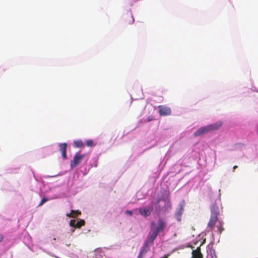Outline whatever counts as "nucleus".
I'll list each match as a JSON object with an SVG mask.
<instances>
[{
	"label": "nucleus",
	"mask_w": 258,
	"mask_h": 258,
	"mask_svg": "<svg viewBox=\"0 0 258 258\" xmlns=\"http://www.w3.org/2000/svg\"><path fill=\"white\" fill-rule=\"evenodd\" d=\"M222 125V122L221 121H218L214 124L201 127L195 132L194 136L196 137L200 136L209 132L218 130Z\"/></svg>",
	"instance_id": "obj_1"
},
{
	"label": "nucleus",
	"mask_w": 258,
	"mask_h": 258,
	"mask_svg": "<svg viewBox=\"0 0 258 258\" xmlns=\"http://www.w3.org/2000/svg\"><path fill=\"white\" fill-rule=\"evenodd\" d=\"M218 222V224L216 226L217 231L219 234H221L224 230L223 225L224 222L222 221H218V218L214 215L210 216V220L208 223V228L212 230L214 227L216 222Z\"/></svg>",
	"instance_id": "obj_2"
},
{
	"label": "nucleus",
	"mask_w": 258,
	"mask_h": 258,
	"mask_svg": "<svg viewBox=\"0 0 258 258\" xmlns=\"http://www.w3.org/2000/svg\"><path fill=\"white\" fill-rule=\"evenodd\" d=\"M154 225L155 222L154 221L151 222V228L155 231H156L158 233H159L162 232L166 228V222L163 219L160 218L158 221L157 226L156 227H154Z\"/></svg>",
	"instance_id": "obj_3"
},
{
	"label": "nucleus",
	"mask_w": 258,
	"mask_h": 258,
	"mask_svg": "<svg viewBox=\"0 0 258 258\" xmlns=\"http://www.w3.org/2000/svg\"><path fill=\"white\" fill-rule=\"evenodd\" d=\"M85 156V154L80 155L79 153H77L74 157L73 160L71 162L70 166L71 169H73L80 164Z\"/></svg>",
	"instance_id": "obj_4"
},
{
	"label": "nucleus",
	"mask_w": 258,
	"mask_h": 258,
	"mask_svg": "<svg viewBox=\"0 0 258 258\" xmlns=\"http://www.w3.org/2000/svg\"><path fill=\"white\" fill-rule=\"evenodd\" d=\"M158 234L159 233L151 228V230L148 235L147 239L145 241V243H147L150 245H152Z\"/></svg>",
	"instance_id": "obj_5"
},
{
	"label": "nucleus",
	"mask_w": 258,
	"mask_h": 258,
	"mask_svg": "<svg viewBox=\"0 0 258 258\" xmlns=\"http://www.w3.org/2000/svg\"><path fill=\"white\" fill-rule=\"evenodd\" d=\"M153 210L152 207L147 206L143 208H140L139 209L140 214L145 217L149 216Z\"/></svg>",
	"instance_id": "obj_6"
},
{
	"label": "nucleus",
	"mask_w": 258,
	"mask_h": 258,
	"mask_svg": "<svg viewBox=\"0 0 258 258\" xmlns=\"http://www.w3.org/2000/svg\"><path fill=\"white\" fill-rule=\"evenodd\" d=\"M158 108L159 114L161 116L169 115L171 113V110L168 107L160 105Z\"/></svg>",
	"instance_id": "obj_7"
},
{
	"label": "nucleus",
	"mask_w": 258,
	"mask_h": 258,
	"mask_svg": "<svg viewBox=\"0 0 258 258\" xmlns=\"http://www.w3.org/2000/svg\"><path fill=\"white\" fill-rule=\"evenodd\" d=\"M150 246L147 243L144 242L143 246L140 250L138 258H143L147 252L149 251Z\"/></svg>",
	"instance_id": "obj_8"
},
{
	"label": "nucleus",
	"mask_w": 258,
	"mask_h": 258,
	"mask_svg": "<svg viewBox=\"0 0 258 258\" xmlns=\"http://www.w3.org/2000/svg\"><path fill=\"white\" fill-rule=\"evenodd\" d=\"M201 245L198 247L196 249L192 250L191 258H203V256L201 251Z\"/></svg>",
	"instance_id": "obj_9"
},
{
	"label": "nucleus",
	"mask_w": 258,
	"mask_h": 258,
	"mask_svg": "<svg viewBox=\"0 0 258 258\" xmlns=\"http://www.w3.org/2000/svg\"><path fill=\"white\" fill-rule=\"evenodd\" d=\"M211 216L215 215L217 217L220 214V210L218 205L216 203L214 204L211 207Z\"/></svg>",
	"instance_id": "obj_10"
},
{
	"label": "nucleus",
	"mask_w": 258,
	"mask_h": 258,
	"mask_svg": "<svg viewBox=\"0 0 258 258\" xmlns=\"http://www.w3.org/2000/svg\"><path fill=\"white\" fill-rule=\"evenodd\" d=\"M67 143H60L59 144V150L61 152L62 156L64 159H66L67 158Z\"/></svg>",
	"instance_id": "obj_11"
},
{
	"label": "nucleus",
	"mask_w": 258,
	"mask_h": 258,
	"mask_svg": "<svg viewBox=\"0 0 258 258\" xmlns=\"http://www.w3.org/2000/svg\"><path fill=\"white\" fill-rule=\"evenodd\" d=\"M81 214V213L79 210H72L70 213H68L67 216L69 217H75L78 215Z\"/></svg>",
	"instance_id": "obj_12"
},
{
	"label": "nucleus",
	"mask_w": 258,
	"mask_h": 258,
	"mask_svg": "<svg viewBox=\"0 0 258 258\" xmlns=\"http://www.w3.org/2000/svg\"><path fill=\"white\" fill-rule=\"evenodd\" d=\"M182 213H183V208H180L179 209L178 211L177 212H176L175 214V217L176 219L178 221H180V220H181V217L182 214Z\"/></svg>",
	"instance_id": "obj_13"
},
{
	"label": "nucleus",
	"mask_w": 258,
	"mask_h": 258,
	"mask_svg": "<svg viewBox=\"0 0 258 258\" xmlns=\"http://www.w3.org/2000/svg\"><path fill=\"white\" fill-rule=\"evenodd\" d=\"M74 144L76 148H81L83 147L84 146L83 141L81 140H75Z\"/></svg>",
	"instance_id": "obj_14"
},
{
	"label": "nucleus",
	"mask_w": 258,
	"mask_h": 258,
	"mask_svg": "<svg viewBox=\"0 0 258 258\" xmlns=\"http://www.w3.org/2000/svg\"><path fill=\"white\" fill-rule=\"evenodd\" d=\"M85 225V221L83 220H80L78 221H77L76 223L75 227L79 228L81 226Z\"/></svg>",
	"instance_id": "obj_15"
},
{
	"label": "nucleus",
	"mask_w": 258,
	"mask_h": 258,
	"mask_svg": "<svg viewBox=\"0 0 258 258\" xmlns=\"http://www.w3.org/2000/svg\"><path fill=\"white\" fill-rule=\"evenodd\" d=\"M86 144L88 147H93L94 146L93 141L92 140H88L86 141Z\"/></svg>",
	"instance_id": "obj_16"
},
{
	"label": "nucleus",
	"mask_w": 258,
	"mask_h": 258,
	"mask_svg": "<svg viewBox=\"0 0 258 258\" xmlns=\"http://www.w3.org/2000/svg\"><path fill=\"white\" fill-rule=\"evenodd\" d=\"M210 255L212 258H217L216 252L214 249L210 250Z\"/></svg>",
	"instance_id": "obj_17"
},
{
	"label": "nucleus",
	"mask_w": 258,
	"mask_h": 258,
	"mask_svg": "<svg viewBox=\"0 0 258 258\" xmlns=\"http://www.w3.org/2000/svg\"><path fill=\"white\" fill-rule=\"evenodd\" d=\"M48 201V199L47 198H43L40 203H39V204L38 205V206H42L44 203H45L46 202H47Z\"/></svg>",
	"instance_id": "obj_18"
},
{
	"label": "nucleus",
	"mask_w": 258,
	"mask_h": 258,
	"mask_svg": "<svg viewBox=\"0 0 258 258\" xmlns=\"http://www.w3.org/2000/svg\"><path fill=\"white\" fill-rule=\"evenodd\" d=\"M76 223V221L75 220H71L70 221V224L72 227H75Z\"/></svg>",
	"instance_id": "obj_19"
},
{
	"label": "nucleus",
	"mask_w": 258,
	"mask_h": 258,
	"mask_svg": "<svg viewBox=\"0 0 258 258\" xmlns=\"http://www.w3.org/2000/svg\"><path fill=\"white\" fill-rule=\"evenodd\" d=\"M125 213H126L127 214L129 215L130 216H131L133 214L132 211H128V210L126 211H125Z\"/></svg>",
	"instance_id": "obj_20"
},
{
	"label": "nucleus",
	"mask_w": 258,
	"mask_h": 258,
	"mask_svg": "<svg viewBox=\"0 0 258 258\" xmlns=\"http://www.w3.org/2000/svg\"><path fill=\"white\" fill-rule=\"evenodd\" d=\"M169 255H170L169 254H166L160 258H168L169 257Z\"/></svg>",
	"instance_id": "obj_21"
},
{
	"label": "nucleus",
	"mask_w": 258,
	"mask_h": 258,
	"mask_svg": "<svg viewBox=\"0 0 258 258\" xmlns=\"http://www.w3.org/2000/svg\"><path fill=\"white\" fill-rule=\"evenodd\" d=\"M130 18H131V19H132L131 23H133V22H134V18H133V16H130Z\"/></svg>",
	"instance_id": "obj_22"
},
{
	"label": "nucleus",
	"mask_w": 258,
	"mask_h": 258,
	"mask_svg": "<svg viewBox=\"0 0 258 258\" xmlns=\"http://www.w3.org/2000/svg\"><path fill=\"white\" fill-rule=\"evenodd\" d=\"M3 238H4L3 236L1 235L0 236V242L2 241V240H3Z\"/></svg>",
	"instance_id": "obj_23"
},
{
	"label": "nucleus",
	"mask_w": 258,
	"mask_h": 258,
	"mask_svg": "<svg viewBox=\"0 0 258 258\" xmlns=\"http://www.w3.org/2000/svg\"><path fill=\"white\" fill-rule=\"evenodd\" d=\"M152 117L150 118V117H148V121H151L152 120Z\"/></svg>",
	"instance_id": "obj_24"
},
{
	"label": "nucleus",
	"mask_w": 258,
	"mask_h": 258,
	"mask_svg": "<svg viewBox=\"0 0 258 258\" xmlns=\"http://www.w3.org/2000/svg\"><path fill=\"white\" fill-rule=\"evenodd\" d=\"M161 201V199H158L157 201V204L159 203Z\"/></svg>",
	"instance_id": "obj_25"
},
{
	"label": "nucleus",
	"mask_w": 258,
	"mask_h": 258,
	"mask_svg": "<svg viewBox=\"0 0 258 258\" xmlns=\"http://www.w3.org/2000/svg\"><path fill=\"white\" fill-rule=\"evenodd\" d=\"M236 168H237V166H234L233 167V169H235Z\"/></svg>",
	"instance_id": "obj_26"
}]
</instances>
